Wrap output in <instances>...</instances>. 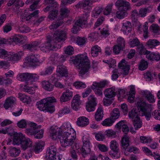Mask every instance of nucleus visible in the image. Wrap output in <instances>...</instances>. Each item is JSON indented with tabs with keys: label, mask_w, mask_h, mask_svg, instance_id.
<instances>
[{
	"label": "nucleus",
	"mask_w": 160,
	"mask_h": 160,
	"mask_svg": "<svg viewBox=\"0 0 160 160\" xmlns=\"http://www.w3.org/2000/svg\"><path fill=\"white\" fill-rule=\"evenodd\" d=\"M115 14L114 17L115 18L122 19L123 18L127 15V10H123L121 9H118Z\"/></svg>",
	"instance_id": "393cba45"
},
{
	"label": "nucleus",
	"mask_w": 160,
	"mask_h": 160,
	"mask_svg": "<svg viewBox=\"0 0 160 160\" xmlns=\"http://www.w3.org/2000/svg\"><path fill=\"white\" fill-rule=\"evenodd\" d=\"M24 136L21 133L15 134L14 135L12 144L14 145L20 144L23 140Z\"/></svg>",
	"instance_id": "5701e85b"
},
{
	"label": "nucleus",
	"mask_w": 160,
	"mask_h": 160,
	"mask_svg": "<svg viewBox=\"0 0 160 160\" xmlns=\"http://www.w3.org/2000/svg\"><path fill=\"white\" fill-rule=\"evenodd\" d=\"M16 98L13 97H10L7 98L4 104V107L6 109H8L13 104Z\"/></svg>",
	"instance_id": "2f4dec72"
},
{
	"label": "nucleus",
	"mask_w": 160,
	"mask_h": 160,
	"mask_svg": "<svg viewBox=\"0 0 160 160\" xmlns=\"http://www.w3.org/2000/svg\"><path fill=\"white\" fill-rule=\"evenodd\" d=\"M8 53L7 51L0 48V58H1L6 60Z\"/></svg>",
	"instance_id": "e2e57ef3"
},
{
	"label": "nucleus",
	"mask_w": 160,
	"mask_h": 160,
	"mask_svg": "<svg viewBox=\"0 0 160 160\" xmlns=\"http://www.w3.org/2000/svg\"><path fill=\"white\" fill-rule=\"evenodd\" d=\"M148 24L145 22L143 25H140L138 27V32L139 34L143 33V36L145 38H147L148 36Z\"/></svg>",
	"instance_id": "f3484780"
},
{
	"label": "nucleus",
	"mask_w": 160,
	"mask_h": 160,
	"mask_svg": "<svg viewBox=\"0 0 160 160\" xmlns=\"http://www.w3.org/2000/svg\"><path fill=\"white\" fill-rule=\"evenodd\" d=\"M114 122V120L109 117L105 119L102 122L101 124L103 126L110 127L112 125Z\"/></svg>",
	"instance_id": "49530a36"
},
{
	"label": "nucleus",
	"mask_w": 160,
	"mask_h": 160,
	"mask_svg": "<svg viewBox=\"0 0 160 160\" xmlns=\"http://www.w3.org/2000/svg\"><path fill=\"white\" fill-rule=\"evenodd\" d=\"M57 132V130L54 127H51L49 131L50 138L53 140L57 139L58 138Z\"/></svg>",
	"instance_id": "ea45409f"
},
{
	"label": "nucleus",
	"mask_w": 160,
	"mask_h": 160,
	"mask_svg": "<svg viewBox=\"0 0 160 160\" xmlns=\"http://www.w3.org/2000/svg\"><path fill=\"white\" fill-rule=\"evenodd\" d=\"M75 144H73L72 146H70L71 148L70 149L69 153L72 158H78V156L76 154L75 149H79V146L75 142Z\"/></svg>",
	"instance_id": "c756f323"
},
{
	"label": "nucleus",
	"mask_w": 160,
	"mask_h": 160,
	"mask_svg": "<svg viewBox=\"0 0 160 160\" xmlns=\"http://www.w3.org/2000/svg\"><path fill=\"white\" fill-rule=\"evenodd\" d=\"M42 88L48 91H52L54 88L53 85L48 81L44 80L42 82Z\"/></svg>",
	"instance_id": "bb28decb"
},
{
	"label": "nucleus",
	"mask_w": 160,
	"mask_h": 160,
	"mask_svg": "<svg viewBox=\"0 0 160 160\" xmlns=\"http://www.w3.org/2000/svg\"><path fill=\"white\" fill-rule=\"evenodd\" d=\"M63 21L62 19H59L56 22H53L52 24L49 26L50 29H56L62 24Z\"/></svg>",
	"instance_id": "09e8293b"
},
{
	"label": "nucleus",
	"mask_w": 160,
	"mask_h": 160,
	"mask_svg": "<svg viewBox=\"0 0 160 160\" xmlns=\"http://www.w3.org/2000/svg\"><path fill=\"white\" fill-rule=\"evenodd\" d=\"M44 146V143L42 141L36 143L34 147L33 151L36 153H38L42 151V148Z\"/></svg>",
	"instance_id": "e433bc0d"
},
{
	"label": "nucleus",
	"mask_w": 160,
	"mask_h": 160,
	"mask_svg": "<svg viewBox=\"0 0 160 160\" xmlns=\"http://www.w3.org/2000/svg\"><path fill=\"white\" fill-rule=\"evenodd\" d=\"M104 133L107 137L111 138H115L117 136L116 131L112 129L106 130Z\"/></svg>",
	"instance_id": "4c0bfd02"
},
{
	"label": "nucleus",
	"mask_w": 160,
	"mask_h": 160,
	"mask_svg": "<svg viewBox=\"0 0 160 160\" xmlns=\"http://www.w3.org/2000/svg\"><path fill=\"white\" fill-rule=\"evenodd\" d=\"M82 142L83 146L82 148L79 147V150L82 157H85L87 155L90 153L91 152L90 143L88 139L85 136L83 137Z\"/></svg>",
	"instance_id": "0eeeda50"
},
{
	"label": "nucleus",
	"mask_w": 160,
	"mask_h": 160,
	"mask_svg": "<svg viewBox=\"0 0 160 160\" xmlns=\"http://www.w3.org/2000/svg\"><path fill=\"white\" fill-rule=\"evenodd\" d=\"M57 72L58 75L59 77H66L68 76V71L66 67L62 64L58 66Z\"/></svg>",
	"instance_id": "6ab92c4d"
},
{
	"label": "nucleus",
	"mask_w": 160,
	"mask_h": 160,
	"mask_svg": "<svg viewBox=\"0 0 160 160\" xmlns=\"http://www.w3.org/2000/svg\"><path fill=\"white\" fill-rule=\"evenodd\" d=\"M29 73H23L18 75L17 78L18 80L21 81H27L29 80Z\"/></svg>",
	"instance_id": "79ce46f5"
},
{
	"label": "nucleus",
	"mask_w": 160,
	"mask_h": 160,
	"mask_svg": "<svg viewBox=\"0 0 160 160\" xmlns=\"http://www.w3.org/2000/svg\"><path fill=\"white\" fill-rule=\"evenodd\" d=\"M132 29L131 23L127 21L122 23V27L121 31L123 32V33L128 34L131 31Z\"/></svg>",
	"instance_id": "4be33fe9"
},
{
	"label": "nucleus",
	"mask_w": 160,
	"mask_h": 160,
	"mask_svg": "<svg viewBox=\"0 0 160 160\" xmlns=\"http://www.w3.org/2000/svg\"><path fill=\"white\" fill-rule=\"evenodd\" d=\"M55 0H44V2L46 4H49L51 7L54 8L57 6V3L54 1Z\"/></svg>",
	"instance_id": "69168bd1"
},
{
	"label": "nucleus",
	"mask_w": 160,
	"mask_h": 160,
	"mask_svg": "<svg viewBox=\"0 0 160 160\" xmlns=\"http://www.w3.org/2000/svg\"><path fill=\"white\" fill-rule=\"evenodd\" d=\"M69 12V10L67 8H62L60 10V15L62 17H68Z\"/></svg>",
	"instance_id": "680f3d73"
},
{
	"label": "nucleus",
	"mask_w": 160,
	"mask_h": 160,
	"mask_svg": "<svg viewBox=\"0 0 160 160\" xmlns=\"http://www.w3.org/2000/svg\"><path fill=\"white\" fill-rule=\"evenodd\" d=\"M66 36V34L64 32H56L53 35L52 39L50 36H48L47 41L41 44L39 48L41 51L44 52L59 48L61 46L58 43L64 40Z\"/></svg>",
	"instance_id": "f03ea898"
},
{
	"label": "nucleus",
	"mask_w": 160,
	"mask_h": 160,
	"mask_svg": "<svg viewBox=\"0 0 160 160\" xmlns=\"http://www.w3.org/2000/svg\"><path fill=\"white\" fill-rule=\"evenodd\" d=\"M73 95L72 91L69 89H66L65 91L63 92L60 98V101L61 103L66 102L70 100Z\"/></svg>",
	"instance_id": "ddd939ff"
},
{
	"label": "nucleus",
	"mask_w": 160,
	"mask_h": 160,
	"mask_svg": "<svg viewBox=\"0 0 160 160\" xmlns=\"http://www.w3.org/2000/svg\"><path fill=\"white\" fill-rule=\"evenodd\" d=\"M29 127L25 130L26 133L28 135H34L36 132V129L40 128L41 125H38L37 124L33 122H30L29 124Z\"/></svg>",
	"instance_id": "f8f14e48"
},
{
	"label": "nucleus",
	"mask_w": 160,
	"mask_h": 160,
	"mask_svg": "<svg viewBox=\"0 0 160 160\" xmlns=\"http://www.w3.org/2000/svg\"><path fill=\"white\" fill-rule=\"evenodd\" d=\"M102 10V8L98 7H96L92 11V16L94 18H97Z\"/></svg>",
	"instance_id": "8fccbe9b"
},
{
	"label": "nucleus",
	"mask_w": 160,
	"mask_h": 160,
	"mask_svg": "<svg viewBox=\"0 0 160 160\" xmlns=\"http://www.w3.org/2000/svg\"><path fill=\"white\" fill-rule=\"evenodd\" d=\"M137 103L138 109L142 112V115L145 116L147 120H149L151 117V104L147 103L143 100L138 102Z\"/></svg>",
	"instance_id": "423d86ee"
},
{
	"label": "nucleus",
	"mask_w": 160,
	"mask_h": 160,
	"mask_svg": "<svg viewBox=\"0 0 160 160\" xmlns=\"http://www.w3.org/2000/svg\"><path fill=\"white\" fill-rule=\"evenodd\" d=\"M113 5L112 3H111L108 4L103 11V13L104 15H107L110 14L112 11Z\"/></svg>",
	"instance_id": "3c124183"
},
{
	"label": "nucleus",
	"mask_w": 160,
	"mask_h": 160,
	"mask_svg": "<svg viewBox=\"0 0 160 160\" xmlns=\"http://www.w3.org/2000/svg\"><path fill=\"white\" fill-rule=\"evenodd\" d=\"M20 152V150L19 148L11 147L9 149V154L10 156L12 157H16L19 155Z\"/></svg>",
	"instance_id": "72a5a7b5"
},
{
	"label": "nucleus",
	"mask_w": 160,
	"mask_h": 160,
	"mask_svg": "<svg viewBox=\"0 0 160 160\" xmlns=\"http://www.w3.org/2000/svg\"><path fill=\"white\" fill-rule=\"evenodd\" d=\"M117 43L118 44L117 45L123 49L124 48L125 43L124 38L121 37L118 38L117 39Z\"/></svg>",
	"instance_id": "774afa93"
},
{
	"label": "nucleus",
	"mask_w": 160,
	"mask_h": 160,
	"mask_svg": "<svg viewBox=\"0 0 160 160\" xmlns=\"http://www.w3.org/2000/svg\"><path fill=\"white\" fill-rule=\"evenodd\" d=\"M18 98L24 103L27 104L31 102V100L29 97L21 93L18 94Z\"/></svg>",
	"instance_id": "a18cd8bd"
},
{
	"label": "nucleus",
	"mask_w": 160,
	"mask_h": 160,
	"mask_svg": "<svg viewBox=\"0 0 160 160\" xmlns=\"http://www.w3.org/2000/svg\"><path fill=\"white\" fill-rule=\"evenodd\" d=\"M120 115V113L119 109L117 108H115L111 112L110 118L115 121L116 119L119 118Z\"/></svg>",
	"instance_id": "c03bdc74"
},
{
	"label": "nucleus",
	"mask_w": 160,
	"mask_h": 160,
	"mask_svg": "<svg viewBox=\"0 0 160 160\" xmlns=\"http://www.w3.org/2000/svg\"><path fill=\"white\" fill-rule=\"evenodd\" d=\"M128 117L132 121L139 118L137 110L136 109L133 108L128 113Z\"/></svg>",
	"instance_id": "37998d69"
},
{
	"label": "nucleus",
	"mask_w": 160,
	"mask_h": 160,
	"mask_svg": "<svg viewBox=\"0 0 160 160\" xmlns=\"http://www.w3.org/2000/svg\"><path fill=\"white\" fill-rule=\"evenodd\" d=\"M115 5L118 8V9L128 10L131 8L129 3L125 0H118Z\"/></svg>",
	"instance_id": "4468645a"
},
{
	"label": "nucleus",
	"mask_w": 160,
	"mask_h": 160,
	"mask_svg": "<svg viewBox=\"0 0 160 160\" xmlns=\"http://www.w3.org/2000/svg\"><path fill=\"white\" fill-rule=\"evenodd\" d=\"M57 150L54 146H51L47 148L45 158L47 160H54L56 159Z\"/></svg>",
	"instance_id": "9d476101"
},
{
	"label": "nucleus",
	"mask_w": 160,
	"mask_h": 160,
	"mask_svg": "<svg viewBox=\"0 0 160 160\" xmlns=\"http://www.w3.org/2000/svg\"><path fill=\"white\" fill-rule=\"evenodd\" d=\"M20 35L19 34H16L13 36L12 38H10L11 41L14 42H22L23 40L21 39Z\"/></svg>",
	"instance_id": "338daca9"
},
{
	"label": "nucleus",
	"mask_w": 160,
	"mask_h": 160,
	"mask_svg": "<svg viewBox=\"0 0 160 160\" xmlns=\"http://www.w3.org/2000/svg\"><path fill=\"white\" fill-rule=\"evenodd\" d=\"M140 42L137 38H135L133 39H130L129 41V44L132 47H138L140 44Z\"/></svg>",
	"instance_id": "5fc2aeb1"
},
{
	"label": "nucleus",
	"mask_w": 160,
	"mask_h": 160,
	"mask_svg": "<svg viewBox=\"0 0 160 160\" xmlns=\"http://www.w3.org/2000/svg\"><path fill=\"white\" fill-rule=\"evenodd\" d=\"M28 61L32 65L34 66L36 63L39 62L40 55L39 54H32L28 58Z\"/></svg>",
	"instance_id": "aec40b11"
},
{
	"label": "nucleus",
	"mask_w": 160,
	"mask_h": 160,
	"mask_svg": "<svg viewBox=\"0 0 160 160\" xmlns=\"http://www.w3.org/2000/svg\"><path fill=\"white\" fill-rule=\"evenodd\" d=\"M119 144L115 140H112L110 143L109 147L111 150H119Z\"/></svg>",
	"instance_id": "603ef678"
},
{
	"label": "nucleus",
	"mask_w": 160,
	"mask_h": 160,
	"mask_svg": "<svg viewBox=\"0 0 160 160\" xmlns=\"http://www.w3.org/2000/svg\"><path fill=\"white\" fill-rule=\"evenodd\" d=\"M124 60H122L118 64V67L120 69H122L123 71V74L125 75H127L130 69L129 65L126 64Z\"/></svg>",
	"instance_id": "b1692460"
},
{
	"label": "nucleus",
	"mask_w": 160,
	"mask_h": 160,
	"mask_svg": "<svg viewBox=\"0 0 160 160\" xmlns=\"http://www.w3.org/2000/svg\"><path fill=\"white\" fill-rule=\"evenodd\" d=\"M101 52V50L100 47L97 45L92 47L91 49V55L93 57H97L99 53Z\"/></svg>",
	"instance_id": "f704fd0d"
},
{
	"label": "nucleus",
	"mask_w": 160,
	"mask_h": 160,
	"mask_svg": "<svg viewBox=\"0 0 160 160\" xmlns=\"http://www.w3.org/2000/svg\"><path fill=\"white\" fill-rule=\"evenodd\" d=\"M89 16L88 12H85L77 20L72 28V32L73 33H76L80 28H83L87 27V20Z\"/></svg>",
	"instance_id": "39448f33"
},
{
	"label": "nucleus",
	"mask_w": 160,
	"mask_h": 160,
	"mask_svg": "<svg viewBox=\"0 0 160 160\" xmlns=\"http://www.w3.org/2000/svg\"><path fill=\"white\" fill-rule=\"evenodd\" d=\"M116 93L115 89L113 88L106 89L104 92L106 97L109 98L114 97L116 95Z\"/></svg>",
	"instance_id": "c85d7f7f"
},
{
	"label": "nucleus",
	"mask_w": 160,
	"mask_h": 160,
	"mask_svg": "<svg viewBox=\"0 0 160 160\" xmlns=\"http://www.w3.org/2000/svg\"><path fill=\"white\" fill-rule=\"evenodd\" d=\"M152 32L157 34H160V27L157 24H153L150 27Z\"/></svg>",
	"instance_id": "4d7b16f0"
},
{
	"label": "nucleus",
	"mask_w": 160,
	"mask_h": 160,
	"mask_svg": "<svg viewBox=\"0 0 160 160\" xmlns=\"http://www.w3.org/2000/svg\"><path fill=\"white\" fill-rule=\"evenodd\" d=\"M18 30L21 33H28L30 32L31 29L26 25H23L19 27Z\"/></svg>",
	"instance_id": "6e6d98bb"
},
{
	"label": "nucleus",
	"mask_w": 160,
	"mask_h": 160,
	"mask_svg": "<svg viewBox=\"0 0 160 160\" xmlns=\"http://www.w3.org/2000/svg\"><path fill=\"white\" fill-rule=\"evenodd\" d=\"M147 62L144 59H142L138 65V69L141 71L146 69L148 67Z\"/></svg>",
	"instance_id": "de8ad7c7"
},
{
	"label": "nucleus",
	"mask_w": 160,
	"mask_h": 160,
	"mask_svg": "<svg viewBox=\"0 0 160 160\" xmlns=\"http://www.w3.org/2000/svg\"><path fill=\"white\" fill-rule=\"evenodd\" d=\"M69 61L71 63L76 66L79 72V75L82 77H83L90 68V62L86 53L71 58Z\"/></svg>",
	"instance_id": "7ed1b4c3"
},
{
	"label": "nucleus",
	"mask_w": 160,
	"mask_h": 160,
	"mask_svg": "<svg viewBox=\"0 0 160 160\" xmlns=\"http://www.w3.org/2000/svg\"><path fill=\"white\" fill-rule=\"evenodd\" d=\"M73 85L77 88H85L86 86L85 83L77 81L74 82Z\"/></svg>",
	"instance_id": "052dcab7"
},
{
	"label": "nucleus",
	"mask_w": 160,
	"mask_h": 160,
	"mask_svg": "<svg viewBox=\"0 0 160 160\" xmlns=\"http://www.w3.org/2000/svg\"><path fill=\"white\" fill-rule=\"evenodd\" d=\"M146 58L150 61L155 60L158 61L160 60V55L158 53L152 52L147 50L145 51Z\"/></svg>",
	"instance_id": "a211bd4d"
},
{
	"label": "nucleus",
	"mask_w": 160,
	"mask_h": 160,
	"mask_svg": "<svg viewBox=\"0 0 160 160\" xmlns=\"http://www.w3.org/2000/svg\"><path fill=\"white\" fill-rule=\"evenodd\" d=\"M89 121L88 118L84 116H81L77 119V124L79 127H84L89 124Z\"/></svg>",
	"instance_id": "412c9836"
},
{
	"label": "nucleus",
	"mask_w": 160,
	"mask_h": 160,
	"mask_svg": "<svg viewBox=\"0 0 160 160\" xmlns=\"http://www.w3.org/2000/svg\"><path fill=\"white\" fill-rule=\"evenodd\" d=\"M133 121L134 126L135 130H137L141 128L142 125V123L139 118L134 120Z\"/></svg>",
	"instance_id": "864d4df0"
},
{
	"label": "nucleus",
	"mask_w": 160,
	"mask_h": 160,
	"mask_svg": "<svg viewBox=\"0 0 160 160\" xmlns=\"http://www.w3.org/2000/svg\"><path fill=\"white\" fill-rule=\"evenodd\" d=\"M38 129H36V132L34 134V138L37 139H41L43 137V135L44 132V130L41 129L40 130H38Z\"/></svg>",
	"instance_id": "13d9d810"
},
{
	"label": "nucleus",
	"mask_w": 160,
	"mask_h": 160,
	"mask_svg": "<svg viewBox=\"0 0 160 160\" xmlns=\"http://www.w3.org/2000/svg\"><path fill=\"white\" fill-rule=\"evenodd\" d=\"M103 117V114L102 108L101 107H99L95 113V119L96 121H99L102 119Z\"/></svg>",
	"instance_id": "473e14b6"
},
{
	"label": "nucleus",
	"mask_w": 160,
	"mask_h": 160,
	"mask_svg": "<svg viewBox=\"0 0 160 160\" xmlns=\"http://www.w3.org/2000/svg\"><path fill=\"white\" fill-rule=\"evenodd\" d=\"M58 8H53V9L50 11L49 12V15L48 16V18L51 20H53L56 18L58 15Z\"/></svg>",
	"instance_id": "58836bf2"
},
{
	"label": "nucleus",
	"mask_w": 160,
	"mask_h": 160,
	"mask_svg": "<svg viewBox=\"0 0 160 160\" xmlns=\"http://www.w3.org/2000/svg\"><path fill=\"white\" fill-rule=\"evenodd\" d=\"M17 125L19 128H24L26 127L27 123L26 120L22 119L18 122Z\"/></svg>",
	"instance_id": "0e129e2a"
},
{
	"label": "nucleus",
	"mask_w": 160,
	"mask_h": 160,
	"mask_svg": "<svg viewBox=\"0 0 160 160\" xmlns=\"http://www.w3.org/2000/svg\"><path fill=\"white\" fill-rule=\"evenodd\" d=\"M147 44L148 48H152L159 45L160 42L156 39H149L147 41Z\"/></svg>",
	"instance_id": "a19ab883"
},
{
	"label": "nucleus",
	"mask_w": 160,
	"mask_h": 160,
	"mask_svg": "<svg viewBox=\"0 0 160 160\" xmlns=\"http://www.w3.org/2000/svg\"><path fill=\"white\" fill-rule=\"evenodd\" d=\"M56 102V100L54 97H48L37 102L36 105L41 111H50L51 109H53L52 104Z\"/></svg>",
	"instance_id": "20e7f679"
},
{
	"label": "nucleus",
	"mask_w": 160,
	"mask_h": 160,
	"mask_svg": "<svg viewBox=\"0 0 160 160\" xmlns=\"http://www.w3.org/2000/svg\"><path fill=\"white\" fill-rule=\"evenodd\" d=\"M80 97L79 94H76L73 97L71 102V107L73 109L77 111L80 108L81 102Z\"/></svg>",
	"instance_id": "2eb2a0df"
},
{
	"label": "nucleus",
	"mask_w": 160,
	"mask_h": 160,
	"mask_svg": "<svg viewBox=\"0 0 160 160\" xmlns=\"http://www.w3.org/2000/svg\"><path fill=\"white\" fill-rule=\"evenodd\" d=\"M92 0H83L82 3V8L85 10L90 11L92 7Z\"/></svg>",
	"instance_id": "a878e982"
},
{
	"label": "nucleus",
	"mask_w": 160,
	"mask_h": 160,
	"mask_svg": "<svg viewBox=\"0 0 160 160\" xmlns=\"http://www.w3.org/2000/svg\"><path fill=\"white\" fill-rule=\"evenodd\" d=\"M108 84V82L106 81H103L99 83L94 82L92 88L96 94L98 96H101L102 94V88Z\"/></svg>",
	"instance_id": "6e6552de"
},
{
	"label": "nucleus",
	"mask_w": 160,
	"mask_h": 160,
	"mask_svg": "<svg viewBox=\"0 0 160 160\" xmlns=\"http://www.w3.org/2000/svg\"><path fill=\"white\" fill-rule=\"evenodd\" d=\"M21 58L20 55L13 53H8L6 59L7 61H16L19 60Z\"/></svg>",
	"instance_id": "cd10ccee"
},
{
	"label": "nucleus",
	"mask_w": 160,
	"mask_h": 160,
	"mask_svg": "<svg viewBox=\"0 0 160 160\" xmlns=\"http://www.w3.org/2000/svg\"><path fill=\"white\" fill-rule=\"evenodd\" d=\"M119 150H111L109 152L110 155L112 158H119L118 155Z\"/></svg>",
	"instance_id": "bf43d9fd"
},
{
	"label": "nucleus",
	"mask_w": 160,
	"mask_h": 160,
	"mask_svg": "<svg viewBox=\"0 0 160 160\" xmlns=\"http://www.w3.org/2000/svg\"><path fill=\"white\" fill-rule=\"evenodd\" d=\"M40 42H38L33 41L29 43H27L23 46V48L31 52H33L37 50L38 46Z\"/></svg>",
	"instance_id": "dca6fc26"
},
{
	"label": "nucleus",
	"mask_w": 160,
	"mask_h": 160,
	"mask_svg": "<svg viewBox=\"0 0 160 160\" xmlns=\"http://www.w3.org/2000/svg\"><path fill=\"white\" fill-rule=\"evenodd\" d=\"M97 99L94 96L90 95L88 98V101L86 103V108L88 112L93 111L95 109L97 103Z\"/></svg>",
	"instance_id": "1a4fd4ad"
},
{
	"label": "nucleus",
	"mask_w": 160,
	"mask_h": 160,
	"mask_svg": "<svg viewBox=\"0 0 160 160\" xmlns=\"http://www.w3.org/2000/svg\"><path fill=\"white\" fill-rule=\"evenodd\" d=\"M121 145L123 148L126 149L129 144V137L125 135L121 139Z\"/></svg>",
	"instance_id": "c9c22d12"
},
{
	"label": "nucleus",
	"mask_w": 160,
	"mask_h": 160,
	"mask_svg": "<svg viewBox=\"0 0 160 160\" xmlns=\"http://www.w3.org/2000/svg\"><path fill=\"white\" fill-rule=\"evenodd\" d=\"M21 144V147L24 150H26L28 147L31 146V142L30 139L28 138H26L25 136L22 141Z\"/></svg>",
	"instance_id": "7c9ffc66"
},
{
	"label": "nucleus",
	"mask_w": 160,
	"mask_h": 160,
	"mask_svg": "<svg viewBox=\"0 0 160 160\" xmlns=\"http://www.w3.org/2000/svg\"><path fill=\"white\" fill-rule=\"evenodd\" d=\"M61 128L62 131L59 130L58 134L61 146L67 148L75 144L76 133L74 130L72 128L70 124L65 123Z\"/></svg>",
	"instance_id": "f257e3e1"
},
{
	"label": "nucleus",
	"mask_w": 160,
	"mask_h": 160,
	"mask_svg": "<svg viewBox=\"0 0 160 160\" xmlns=\"http://www.w3.org/2000/svg\"><path fill=\"white\" fill-rule=\"evenodd\" d=\"M50 60L54 64L57 65L60 62H64L65 60V57L63 55L60 56L57 53H53L51 56Z\"/></svg>",
	"instance_id": "9b49d317"
}]
</instances>
